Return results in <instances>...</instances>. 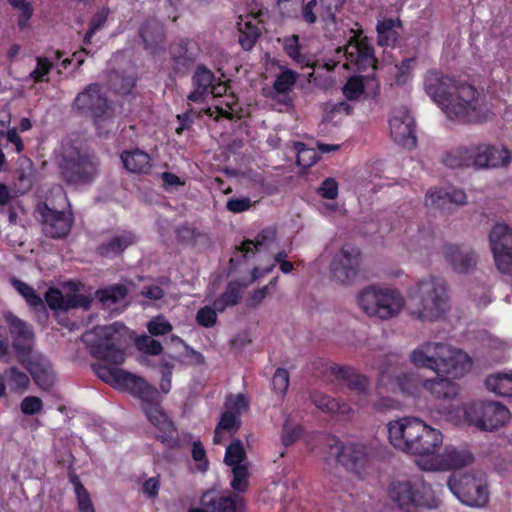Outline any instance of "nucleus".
Masks as SVG:
<instances>
[{
	"label": "nucleus",
	"instance_id": "nucleus-1",
	"mask_svg": "<svg viewBox=\"0 0 512 512\" xmlns=\"http://www.w3.org/2000/svg\"><path fill=\"white\" fill-rule=\"evenodd\" d=\"M424 89L450 120L469 124L490 118L491 112L484 98L471 84L456 83L441 71L431 69L425 75Z\"/></svg>",
	"mask_w": 512,
	"mask_h": 512
},
{
	"label": "nucleus",
	"instance_id": "nucleus-2",
	"mask_svg": "<svg viewBox=\"0 0 512 512\" xmlns=\"http://www.w3.org/2000/svg\"><path fill=\"white\" fill-rule=\"evenodd\" d=\"M98 339L89 344L90 354L107 364H93L96 375L105 383L128 391L133 395L145 382L144 378L116 366L125 362L126 355L121 348V338L113 326L97 329Z\"/></svg>",
	"mask_w": 512,
	"mask_h": 512
},
{
	"label": "nucleus",
	"instance_id": "nucleus-3",
	"mask_svg": "<svg viewBox=\"0 0 512 512\" xmlns=\"http://www.w3.org/2000/svg\"><path fill=\"white\" fill-rule=\"evenodd\" d=\"M391 445L413 455H433L442 445V433L416 417H404L387 425Z\"/></svg>",
	"mask_w": 512,
	"mask_h": 512
},
{
	"label": "nucleus",
	"instance_id": "nucleus-4",
	"mask_svg": "<svg viewBox=\"0 0 512 512\" xmlns=\"http://www.w3.org/2000/svg\"><path fill=\"white\" fill-rule=\"evenodd\" d=\"M411 361L417 367L428 368L452 379L462 377L471 368V359L462 350L444 343L428 342L411 354Z\"/></svg>",
	"mask_w": 512,
	"mask_h": 512
},
{
	"label": "nucleus",
	"instance_id": "nucleus-5",
	"mask_svg": "<svg viewBox=\"0 0 512 512\" xmlns=\"http://www.w3.org/2000/svg\"><path fill=\"white\" fill-rule=\"evenodd\" d=\"M411 315L421 321H435L446 311L448 294L443 278L430 276L419 281L410 297Z\"/></svg>",
	"mask_w": 512,
	"mask_h": 512
},
{
	"label": "nucleus",
	"instance_id": "nucleus-6",
	"mask_svg": "<svg viewBox=\"0 0 512 512\" xmlns=\"http://www.w3.org/2000/svg\"><path fill=\"white\" fill-rule=\"evenodd\" d=\"M141 400V408L149 422L160 432L156 439L170 449L180 446L177 429L160 405L158 390L146 381L133 394Z\"/></svg>",
	"mask_w": 512,
	"mask_h": 512
},
{
	"label": "nucleus",
	"instance_id": "nucleus-7",
	"mask_svg": "<svg viewBox=\"0 0 512 512\" xmlns=\"http://www.w3.org/2000/svg\"><path fill=\"white\" fill-rule=\"evenodd\" d=\"M58 167L63 182L77 188L89 186L97 179L100 161L93 153L73 149L62 154Z\"/></svg>",
	"mask_w": 512,
	"mask_h": 512
},
{
	"label": "nucleus",
	"instance_id": "nucleus-8",
	"mask_svg": "<svg viewBox=\"0 0 512 512\" xmlns=\"http://www.w3.org/2000/svg\"><path fill=\"white\" fill-rule=\"evenodd\" d=\"M388 494L390 499L406 512L416 508H432L435 504L430 486L420 478L393 481L389 485Z\"/></svg>",
	"mask_w": 512,
	"mask_h": 512
},
{
	"label": "nucleus",
	"instance_id": "nucleus-9",
	"mask_svg": "<svg viewBox=\"0 0 512 512\" xmlns=\"http://www.w3.org/2000/svg\"><path fill=\"white\" fill-rule=\"evenodd\" d=\"M358 304L368 316L389 319L401 311L404 299L395 290L369 286L360 292Z\"/></svg>",
	"mask_w": 512,
	"mask_h": 512
},
{
	"label": "nucleus",
	"instance_id": "nucleus-10",
	"mask_svg": "<svg viewBox=\"0 0 512 512\" xmlns=\"http://www.w3.org/2000/svg\"><path fill=\"white\" fill-rule=\"evenodd\" d=\"M447 486L467 506L484 507L489 501L487 479L483 473H454L449 477Z\"/></svg>",
	"mask_w": 512,
	"mask_h": 512
},
{
	"label": "nucleus",
	"instance_id": "nucleus-11",
	"mask_svg": "<svg viewBox=\"0 0 512 512\" xmlns=\"http://www.w3.org/2000/svg\"><path fill=\"white\" fill-rule=\"evenodd\" d=\"M73 107L81 115L92 118L97 127L111 119L114 114L112 102L102 92V87L98 83H91L78 93Z\"/></svg>",
	"mask_w": 512,
	"mask_h": 512
},
{
	"label": "nucleus",
	"instance_id": "nucleus-12",
	"mask_svg": "<svg viewBox=\"0 0 512 512\" xmlns=\"http://www.w3.org/2000/svg\"><path fill=\"white\" fill-rule=\"evenodd\" d=\"M336 56L346 59V63H344L343 67L349 70L366 72L368 70L375 71L377 69V59L375 57L374 48L369 43L367 37H361L360 35L352 36L346 45L336 49Z\"/></svg>",
	"mask_w": 512,
	"mask_h": 512
},
{
	"label": "nucleus",
	"instance_id": "nucleus-13",
	"mask_svg": "<svg viewBox=\"0 0 512 512\" xmlns=\"http://www.w3.org/2000/svg\"><path fill=\"white\" fill-rule=\"evenodd\" d=\"M465 418L481 430L493 431L503 426L510 418L506 406L494 401H479L465 408Z\"/></svg>",
	"mask_w": 512,
	"mask_h": 512
},
{
	"label": "nucleus",
	"instance_id": "nucleus-14",
	"mask_svg": "<svg viewBox=\"0 0 512 512\" xmlns=\"http://www.w3.org/2000/svg\"><path fill=\"white\" fill-rule=\"evenodd\" d=\"M360 264L361 251L354 245L345 244L330 263L332 278L342 284H350L356 278Z\"/></svg>",
	"mask_w": 512,
	"mask_h": 512
},
{
	"label": "nucleus",
	"instance_id": "nucleus-15",
	"mask_svg": "<svg viewBox=\"0 0 512 512\" xmlns=\"http://www.w3.org/2000/svg\"><path fill=\"white\" fill-rule=\"evenodd\" d=\"M490 247L498 270L512 273V228L504 223H496L489 234Z\"/></svg>",
	"mask_w": 512,
	"mask_h": 512
},
{
	"label": "nucleus",
	"instance_id": "nucleus-16",
	"mask_svg": "<svg viewBox=\"0 0 512 512\" xmlns=\"http://www.w3.org/2000/svg\"><path fill=\"white\" fill-rule=\"evenodd\" d=\"M339 443L336 448V460L346 470L360 474L370 463L373 450L362 443Z\"/></svg>",
	"mask_w": 512,
	"mask_h": 512
},
{
	"label": "nucleus",
	"instance_id": "nucleus-17",
	"mask_svg": "<svg viewBox=\"0 0 512 512\" xmlns=\"http://www.w3.org/2000/svg\"><path fill=\"white\" fill-rule=\"evenodd\" d=\"M38 211L41 216L43 233L47 237L64 239L69 235L74 223L71 212L58 211L49 207L46 203L39 205Z\"/></svg>",
	"mask_w": 512,
	"mask_h": 512
},
{
	"label": "nucleus",
	"instance_id": "nucleus-18",
	"mask_svg": "<svg viewBox=\"0 0 512 512\" xmlns=\"http://www.w3.org/2000/svg\"><path fill=\"white\" fill-rule=\"evenodd\" d=\"M17 361L30 373L34 383L44 391H50L55 383V373L47 357L42 354L27 353Z\"/></svg>",
	"mask_w": 512,
	"mask_h": 512
},
{
	"label": "nucleus",
	"instance_id": "nucleus-19",
	"mask_svg": "<svg viewBox=\"0 0 512 512\" xmlns=\"http://www.w3.org/2000/svg\"><path fill=\"white\" fill-rule=\"evenodd\" d=\"M389 126L395 143L407 149L416 147L415 121L407 109L394 111L389 120Z\"/></svg>",
	"mask_w": 512,
	"mask_h": 512
},
{
	"label": "nucleus",
	"instance_id": "nucleus-20",
	"mask_svg": "<svg viewBox=\"0 0 512 512\" xmlns=\"http://www.w3.org/2000/svg\"><path fill=\"white\" fill-rule=\"evenodd\" d=\"M471 166L475 169L505 167L511 162L510 152L505 147L494 145L470 146Z\"/></svg>",
	"mask_w": 512,
	"mask_h": 512
},
{
	"label": "nucleus",
	"instance_id": "nucleus-21",
	"mask_svg": "<svg viewBox=\"0 0 512 512\" xmlns=\"http://www.w3.org/2000/svg\"><path fill=\"white\" fill-rule=\"evenodd\" d=\"M199 502L209 512H245L243 499L229 491L207 489L201 494Z\"/></svg>",
	"mask_w": 512,
	"mask_h": 512
},
{
	"label": "nucleus",
	"instance_id": "nucleus-22",
	"mask_svg": "<svg viewBox=\"0 0 512 512\" xmlns=\"http://www.w3.org/2000/svg\"><path fill=\"white\" fill-rule=\"evenodd\" d=\"M329 372L337 380L345 383L351 391L355 392L359 397V406L364 407L366 405L369 380L365 375L357 373V371L350 366L338 364L331 365Z\"/></svg>",
	"mask_w": 512,
	"mask_h": 512
},
{
	"label": "nucleus",
	"instance_id": "nucleus-23",
	"mask_svg": "<svg viewBox=\"0 0 512 512\" xmlns=\"http://www.w3.org/2000/svg\"><path fill=\"white\" fill-rule=\"evenodd\" d=\"M169 54L173 70L177 74L187 73L197 60V49L193 47L191 40L185 37L170 44Z\"/></svg>",
	"mask_w": 512,
	"mask_h": 512
},
{
	"label": "nucleus",
	"instance_id": "nucleus-24",
	"mask_svg": "<svg viewBox=\"0 0 512 512\" xmlns=\"http://www.w3.org/2000/svg\"><path fill=\"white\" fill-rule=\"evenodd\" d=\"M47 306L53 311H69L71 309L83 308L88 310L92 304V298L84 294L63 295L58 288H49L44 296Z\"/></svg>",
	"mask_w": 512,
	"mask_h": 512
},
{
	"label": "nucleus",
	"instance_id": "nucleus-25",
	"mask_svg": "<svg viewBox=\"0 0 512 512\" xmlns=\"http://www.w3.org/2000/svg\"><path fill=\"white\" fill-rule=\"evenodd\" d=\"M6 321L12 337V347L16 357L23 358L27 353L32 352L33 332L26 322L13 314L6 315Z\"/></svg>",
	"mask_w": 512,
	"mask_h": 512
},
{
	"label": "nucleus",
	"instance_id": "nucleus-26",
	"mask_svg": "<svg viewBox=\"0 0 512 512\" xmlns=\"http://www.w3.org/2000/svg\"><path fill=\"white\" fill-rule=\"evenodd\" d=\"M473 462V455L463 448L446 446L441 454L431 460L428 469L430 470H453L460 469Z\"/></svg>",
	"mask_w": 512,
	"mask_h": 512
},
{
	"label": "nucleus",
	"instance_id": "nucleus-27",
	"mask_svg": "<svg viewBox=\"0 0 512 512\" xmlns=\"http://www.w3.org/2000/svg\"><path fill=\"white\" fill-rule=\"evenodd\" d=\"M137 236L134 232L123 230L119 234L112 236L107 241L102 242L96 247V254L107 259H114L136 244Z\"/></svg>",
	"mask_w": 512,
	"mask_h": 512
},
{
	"label": "nucleus",
	"instance_id": "nucleus-28",
	"mask_svg": "<svg viewBox=\"0 0 512 512\" xmlns=\"http://www.w3.org/2000/svg\"><path fill=\"white\" fill-rule=\"evenodd\" d=\"M467 196L461 189L452 188L449 191L443 189H430L426 193L425 206L438 210H448L449 205L465 204Z\"/></svg>",
	"mask_w": 512,
	"mask_h": 512
},
{
	"label": "nucleus",
	"instance_id": "nucleus-29",
	"mask_svg": "<svg viewBox=\"0 0 512 512\" xmlns=\"http://www.w3.org/2000/svg\"><path fill=\"white\" fill-rule=\"evenodd\" d=\"M443 255L453 270L458 273L468 272L477 262V256L473 250L453 244L444 246Z\"/></svg>",
	"mask_w": 512,
	"mask_h": 512
},
{
	"label": "nucleus",
	"instance_id": "nucleus-30",
	"mask_svg": "<svg viewBox=\"0 0 512 512\" xmlns=\"http://www.w3.org/2000/svg\"><path fill=\"white\" fill-rule=\"evenodd\" d=\"M214 81H216L215 74L205 65H198L191 79L193 90L189 93L187 99L194 103L204 102Z\"/></svg>",
	"mask_w": 512,
	"mask_h": 512
},
{
	"label": "nucleus",
	"instance_id": "nucleus-31",
	"mask_svg": "<svg viewBox=\"0 0 512 512\" xmlns=\"http://www.w3.org/2000/svg\"><path fill=\"white\" fill-rule=\"evenodd\" d=\"M139 35L144 47L150 53L155 54L163 48L165 41V29L163 24L155 19H147L139 29Z\"/></svg>",
	"mask_w": 512,
	"mask_h": 512
},
{
	"label": "nucleus",
	"instance_id": "nucleus-32",
	"mask_svg": "<svg viewBox=\"0 0 512 512\" xmlns=\"http://www.w3.org/2000/svg\"><path fill=\"white\" fill-rule=\"evenodd\" d=\"M120 159L123 167L132 174H149L153 166L151 156L139 148L122 151Z\"/></svg>",
	"mask_w": 512,
	"mask_h": 512
},
{
	"label": "nucleus",
	"instance_id": "nucleus-33",
	"mask_svg": "<svg viewBox=\"0 0 512 512\" xmlns=\"http://www.w3.org/2000/svg\"><path fill=\"white\" fill-rule=\"evenodd\" d=\"M260 22L254 16L239 17L237 22V30L239 32L238 42L245 51H250L256 45L262 35L259 26Z\"/></svg>",
	"mask_w": 512,
	"mask_h": 512
},
{
	"label": "nucleus",
	"instance_id": "nucleus-34",
	"mask_svg": "<svg viewBox=\"0 0 512 512\" xmlns=\"http://www.w3.org/2000/svg\"><path fill=\"white\" fill-rule=\"evenodd\" d=\"M403 28L402 21L397 18L378 20L376 25L377 44L380 47H395L399 38V30Z\"/></svg>",
	"mask_w": 512,
	"mask_h": 512
},
{
	"label": "nucleus",
	"instance_id": "nucleus-35",
	"mask_svg": "<svg viewBox=\"0 0 512 512\" xmlns=\"http://www.w3.org/2000/svg\"><path fill=\"white\" fill-rule=\"evenodd\" d=\"M248 284L241 283L240 281H230L225 291L217 297L213 306L218 312H223L228 307L236 306L240 300L242 299L243 289L247 287Z\"/></svg>",
	"mask_w": 512,
	"mask_h": 512
},
{
	"label": "nucleus",
	"instance_id": "nucleus-36",
	"mask_svg": "<svg viewBox=\"0 0 512 512\" xmlns=\"http://www.w3.org/2000/svg\"><path fill=\"white\" fill-rule=\"evenodd\" d=\"M423 387L437 399H451L458 393V386L447 376L426 379Z\"/></svg>",
	"mask_w": 512,
	"mask_h": 512
},
{
	"label": "nucleus",
	"instance_id": "nucleus-37",
	"mask_svg": "<svg viewBox=\"0 0 512 512\" xmlns=\"http://www.w3.org/2000/svg\"><path fill=\"white\" fill-rule=\"evenodd\" d=\"M311 401L322 412L329 414H349L351 407L347 403H341L338 400L320 392L311 394Z\"/></svg>",
	"mask_w": 512,
	"mask_h": 512
},
{
	"label": "nucleus",
	"instance_id": "nucleus-38",
	"mask_svg": "<svg viewBox=\"0 0 512 512\" xmlns=\"http://www.w3.org/2000/svg\"><path fill=\"white\" fill-rule=\"evenodd\" d=\"M128 295V289L124 284H113L96 290L95 296L105 308L124 300Z\"/></svg>",
	"mask_w": 512,
	"mask_h": 512
},
{
	"label": "nucleus",
	"instance_id": "nucleus-39",
	"mask_svg": "<svg viewBox=\"0 0 512 512\" xmlns=\"http://www.w3.org/2000/svg\"><path fill=\"white\" fill-rule=\"evenodd\" d=\"M487 389L502 397H512V374L497 373L485 379Z\"/></svg>",
	"mask_w": 512,
	"mask_h": 512
},
{
	"label": "nucleus",
	"instance_id": "nucleus-40",
	"mask_svg": "<svg viewBox=\"0 0 512 512\" xmlns=\"http://www.w3.org/2000/svg\"><path fill=\"white\" fill-rule=\"evenodd\" d=\"M470 147H458L448 151L442 158V163L448 168H462L471 166Z\"/></svg>",
	"mask_w": 512,
	"mask_h": 512
},
{
	"label": "nucleus",
	"instance_id": "nucleus-41",
	"mask_svg": "<svg viewBox=\"0 0 512 512\" xmlns=\"http://www.w3.org/2000/svg\"><path fill=\"white\" fill-rule=\"evenodd\" d=\"M1 374L11 391L24 392L28 389L30 379L25 372L17 367H10Z\"/></svg>",
	"mask_w": 512,
	"mask_h": 512
},
{
	"label": "nucleus",
	"instance_id": "nucleus-42",
	"mask_svg": "<svg viewBox=\"0 0 512 512\" xmlns=\"http://www.w3.org/2000/svg\"><path fill=\"white\" fill-rule=\"evenodd\" d=\"M232 468V479L230 481V487L232 489V493L238 495V494H244L249 489V478H250V472H249V465H237Z\"/></svg>",
	"mask_w": 512,
	"mask_h": 512
},
{
	"label": "nucleus",
	"instance_id": "nucleus-43",
	"mask_svg": "<svg viewBox=\"0 0 512 512\" xmlns=\"http://www.w3.org/2000/svg\"><path fill=\"white\" fill-rule=\"evenodd\" d=\"M275 238V232L271 229H263L261 230L255 240H245L242 244L237 247V250L243 253L244 257H247L250 253L254 254V248L266 246L268 243L272 242Z\"/></svg>",
	"mask_w": 512,
	"mask_h": 512
},
{
	"label": "nucleus",
	"instance_id": "nucleus-44",
	"mask_svg": "<svg viewBox=\"0 0 512 512\" xmlns=\"http://www.w3.org/2000/svg\"><path fill=\"white\" fill-rule=\"evenodd\" d=\"M246 457L247 454L242 441L240 439H234L226 448L224 463L229 467L244 465L245 463H243V461Z\"/></svg>",
	"mask_w": 512,
	"mask_h": 512
},
{
	"label": "nucleus",
	"instance_id": "nucleus-45",
	"mask_svg": "<svg viewBox=\"0 0 512 512\" xmlns=\"http://www.w3.org/2000/svg\"><path fill=\"white\" fill-rule=\"evenodd\" d=\"M175 236L179 244L185 246H195L198 238L202 237L203 233L193 225L185 223L176 227Z\"/></svg>",
	"mask_w": 512,
	"mask_h": 512
},
{
	"label": "nucleus",
	"instance_id": "nucleus-46",
	"mask_svg": "<svg viewBox=\"0 0 512 512\" xmlns=\"http://www.w3.org/2000/svg\"><path fill=\"white\" fill-rule=\"evenodd\" d=\"M241 421L240 416L233 411L226 410L222 413L220 421L217 424L214 434V443H219L220 430L224 431H237L240 428Z\"/></svg>",
	"mask_w": 512,
	"mask_h": 512
},
{
	"label": "nucleus",
	"instance_id": "nucleus-47",
	"mask_svg": "<svg viewBox=\"0 0 512 512\" xmlns=\"http://www.w3.org/2000/svg\"><path fill=\"white\" fill-rule=\"evenodd\" d=\"M8 3L20 12L17 22L19 29L25 30L29 28L30 20L34 13L32 4L27 0H8Z\"/></svg>",
	"mask_w": 512,
	"mask_h": 512
},
{
	"label": "nucleus",
	"instance_id": "nucleus-48",
	"mask_svg": "<svg viewBox=\"0 0 512 512\" xmlns=\"http://www.w3.org/2000/svg\"><path fill=\"white\" fill-rule=\"evenodd\" d=\"M74 484V490L78 503L79 512H95L94 505L92 503L91 497L87 489L80 482L78 477L74 476L71 479Z\"/></svg>",
	"mask_w": 512,
	"mask_h": 512
},
{
	"label": "nucleus",
	"instance_id": "nucleus-49",
	"mask_svg": "<svg viewBox=\"0 0 512 512\" xmlns=\"http://www.w3.org/2000/svg\"><path fill=\"white\" fill-rule=\"evenodd\" d=\"M54 67V63L47 57L38 56L36 57V67L29 74V79L33 80L34 83L48 82V75Z\"/></svg>",
	"mask_w": 512,
	"mask_h": 512
},
{
	"label": "nucleus",
	"instance_id": "nucleus-50",
	"mask_svg": "<svg viewBox=\"0 0 512 512\" xmlns=\"http://www.w3.org/2000/svg\"><path fill=\"white\" fill-rule=\"evenodd\" d=\"M344 2L345 0H321V6L325 7V11L320 14V20L325 28L336 25V14L340 11Z\"/></svg>",
	"mask_w": 512,
	"mask_h": 512
},
{
	"label": "nucleus",
	"instance_id": "nucleus-51",
	"mask_svg": "<svg viewBox=\"0 0 512 512\" xmlns=\"http://www.w3.org/2000/svg\"><path fill=\"white\" fill-rule=\"evenodd\" d=\"M321 1L317 0H302L300 6V15L299 18L306 24L312 25L315 24L318 19V14L320 15Z\"/></svg>",
	"mask_w": 512,
	"mask_h": 512
},
{
	"label": "nucleus",
	"instance_id": "nucleus-52",
	"mask_svg": "<svg viewBox=\"0 0 512 512\" xmlns=\"http://www.w3.org/2000/svg\"><path fill=\"white\" fill-rule=\"evenodd\" d=\"M298 74L290 69H286L281 72L273 83L274 90L279 94H285L289 92L295 85Z\"/></svg>",
	"mask_w": 512,
	"mask_h": 512
},
{
	"label": "nucleus",
	"instance_id": "nucleus-53",
	"mask_svg": "<svg viewBox=\"0 0 512 512\" xmlns=\"http://www.w3.org/2000/svg\"><path fill=\"white\" fill-rule=\"evenodd\" d=\"M135 345L139 351L152 356H157L163 351L162 344L149 335L139 336Z\"/></svg>",
	"mask_w": 512,
	"mask_h": 512
},
{
	"label": "nucleus",
	"instance_id": "nucleus-54",
	"mask_svg": "<svg viewBox=\"0 0 512 512\" xmlns=\"http://www.w3.org/2000/svg\"><path fill=\"white\" fill-rule=\"evenodd\" d=\"M416 59L414 57L405 58L396 66L397 73L394 82L397 86H404L412 79V71L414 69Z\"/></svg>",
	"mask_w": 512,
	"mask_h": 512
},
{
	"label": "nucleus",
	"instance_id": "nucleus-55",
	"mask_svg": "<svg viewBox=\"0 0 512 512\" xmlns=\"http://www.w3.org/2000/svg\"><path fill=\"white\" fill-rule=\"evenodd\" d=\"M343 94L348 100H357L364 93V82L362 77H350L344 85Z\"/></svg>",
	"mask_w": 512,
	"mask_h": 512
},
{
	"label": "nucleus",
	"instance_id": "nucleus-56",
	"mask_svg": "<svg viewBox=\"0 0 512 512\" xmlns=\"http://www.w3.org/2000/svg\"><path fill=\"white\" fill-rule=\"evenodd\" d=\"M285 53L295 62L299 64L305 63L306 57L301 53V46L299 44V36L292 35L287 37L283 45Z\"/></svg>",
	"mask_w": 512,
	"mask_h": 512
},
{
	"label": "nucleus",
	"instance_id": "nucleus-57",
	"mask_svg": "<svg viewBox=\"0 0 512 512\" xmlns=\"http://www.w3.org/2000/svg\"><path fill=\"white\" fill-rule=\"evenodd\" d=\"M191 455L193 460L197 463V471L205 473L209 469V460L206 455V450L200 440H196L192 444Z\"/></svg>",
	"mask_w": 512,
	"mask_h": 512
},
{
	"label": "nucleus",
	"instance_id": "nucleus-58",
	"mask_svg": "<svg viewBox=\"0 0 512 512\" xmlns=\"http://www.w3.org/2000/svg\"><path fill=\"white\" fill-rule=\"evenodd\" d=\"M303 428L301 425H290L286 421L282 428L281 442L285 447L293 445L302 435Z\"/></svg>",
	"mask_w": 512,
	"mask_h": 512
},
{
	"label": "nucleus",
	"instance_id": "nucleus-59",
	"mask_svg": "<svg viewBox=\"0 0 512 512\" xmlns=\"http://www.w3.org/2000/svg\"><path fill=\"white\" fill-rule=\"evenodd\" d=\"M217 309L215 307H201L196 314L197 323L205 328L213 327L217 321Z\"/></svg>",
	"mask_w": 512,
	"mask_h": 512
},
{
	"label": "nucleus",
	"instance_id": "nucleus-60",
	"mask_svg": "<svg viewBox=\"0 0 512 512\" xmlns=\"http://www.w3.org/2000/svg\"><path fill=\"white\" fill-rule=\"evenodd\" d=\"M172 325L162 316H157L150 320L147 324L148 332L152 336L166 335L172 331Z\"/></svg>",
	"mask_w": 512,
	"mask_h": 512
},
{
	"label": "nucleus",
	"instance_id": "nucleus-61",
	"mask_svg": "<svg viewBox=\"0 0 512 512\" xmlns=\"http://www.w3.org/2000/svg\"><path fill=\"white\" fill-rule=\"evenodd\" d=\"M339 192L337 181L328 177L323 180L320 187L317 189L318 195H320L324 199L334 200L337 198Z\"/></svg>",
	"mask_w": 512,
	"mask_h": 512
},
{
	"label": "nucleus",
	"instance_id": "nucleus-62",
	"mask_svg": "<svg viewBox=\"0 0 512 512\" xmlns=\"http://www.w3.org/2000/svg\"><path fill=\"white\" fill-rule=\"evenodd\" d=\"M272 385L274 391L283 395L289 386V373L285 368H278L272 378Z\"/></svg>",
	"mask_w": 512,
	"mask_h": 512
},
{
	"label": "nucleus",
	"instance_id": "nucleus-63",
	"mask_svg": "<svg viewBox=\"0 0 512 512\" xmlns=\"http://www.w3.org/2000/svg\"><path fill=\"white\" fill-rule=\"evenodd\" d=\"M20 408L25 415H35L43 409V402L37 396H27L22 400Z\"/></svg>",
	"mask_w": 512,
	"mask_h": 512
},
{
	"label": "nucleus",
	"instance_id": "nucleus-64",
	"mask_svg": "<svg viewBox=\"0 0 512 512\" xmlns=\"http://www.w3.org/2000/svg\"><path fill=\"white\" fill-rule=\"evenodd\" d=\"M27 305L34 311L43 313L44 317L47 318V310L46 305L40 295L35 291V289L31 290L29 294L24 297Z\"/></svg>",
	"mask_w": 512,
	"mask_h": 512
}]
</instances>
